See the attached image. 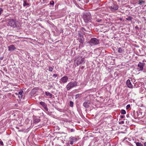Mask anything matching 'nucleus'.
<instances>
[{
    "mask_svg": "<svg viewBox=\"0 0 146 146\" xmlns=\"http://www.w3.org/2000/svg\"><path fill=\"white\" fill-rule=\"evenodd\" d=\"M80 29L84 33L89 34L90 32L89 27L87 25H85L84 27H81Z\"/></svg>",
    "mask_w": 146,
    "mask_h": 146,
    "instance_id": "39448f33",
    "label": "nucleus"
},
{
    "mask_svg": "<svg viewBox=\"0 0 146 146\" xmlns=\"http://www.w3.org/2000/svg\"><path fill=\"white\" fill-rule=\"evenodd\" d=\"M118 8V6L116 4H113L111 6L109 7V8L110 10L114 12L117 10Z\"/></svg>",
    "mask_w": 146,
    "mask_h": 146,
    "instance_id": "0eeeda50",
    "label": "nucleus"
},
{
    "mask_svg": "<svg viewBox=\"0 0 146 146\" xmlns=\"http://www.w3.org/2000/svg\"><path fill=\"white\" fill-rule=\"evenodd\" d=\"M144 145L145 146H146V142H145L144 143Z\"/></svg>",
    "mask_w": 146,
    "mask_h": 146,
    "instance_id": "ea45409f",
    "label": "nucleus"
},
{
    "mask_svg": "<svg viewBox=\"0 0 146 146\" xmlns=\"http://www.w3.org/2000/svg\"><path fill=\"white\" fill-rule=\"evenodd\" d=\"M145 3V1H139V2L138 3V4L141 5L142 3Z\"/></svg>",
    "mask_w": 146,
    "mask_h": 146,
    "instance_id": "412c9836",
    "label": "nucleus"
},
{
    "mask_svg": "<svg viewBox=\"0 0 146 146\" xmlns=\"http://www.w3.org/2000/svg\"><path fill=\"white\" fill-rule=\"evenodd\" d=\"M78 35L79 36H80V38H82L84 37V35L83 33L80 31H78Z\"/></svg>",
    "mask_w": 146,
    "mask_h": 146,
    "instance_id": "dca6fc26",
    "label": "nucleus"
},
{
    "mask_svg": "<svg viewBox=\"0 0 146 146\" xmlns=\"http://www.w3.org/2000/svg\"><path fill=\"white\" fill-rule=\"evenodd\" d=\"M135 29H137L138 28V27H137V26H136L135 27Z\"/></svg>",
    "mask_w": 146,
    "mask_h": 146,
    "instance_id": "a19ab883",
    "label": "nucleus"
},
{
    "mask_svg": "<svg viewBox=\"0 0 146 146\" xmlns=\"http://www.w3.org/2000/svg\"><path fill=\"white\" fill-rule=\"evenodd\" d=\"M74 131V130L73 129H71V130H70L71 132H73Z\"/></svg>",
    "mask_w": 146,
    "mask_h": 146,
    "instance_id": "c9c22d12",
    "label": "nucleus"
},
{
    "mask_svg": "<svg viewBox=\"0 0 146 146\" xmlns=\"http://www.w3.org/2000/svg\"><path fill=\"white\" fill-rule=\"evenodd\" d=\"M121 113L122 114H125L126 113V112L125 110H121Z\"/></svg>",
    "mask_w": 146,
    "mask_h": 146,
    "instance_id": "5701e85b",
    "label": "nucleus"
},
{
    "mask_svg": "<svg viewBox=\"0 0 146 146\" xmlns=\"http://www.w3.org/2000/svg\"><path fill=\"white\" fill-rule=\"evenodd\" d=\"M3 11V10L2 8H0V15L1 14L2 12Z\"/></svg>",
    "mask_w": 146,
    "mask_h": 146,
    "instance_id": "473e14b6",
    "label": "nucleus"
},
{
    "mask_svg": "<svg viewBox=\"0 0 146 146\" xmlns=\"http://www.w3.org/2000/svg\"><path fill=\"white\" fill-rule=\"evenodd\" d=\"M68 79V78L67 76H64L61 78L60 81V82L61 83H66L67 82Z\"/></svg>",
    "mask_w": 146,
    "mask_h": 146,
    "instance_id": "1a4fd4ad",
    "label": "nucleus"
},
{
    "mask_svg": "<svg viewBox=\"0 0 146 146\" xmlns=\"http://www.w3.org/2000/svg\"><path fill=\"white\" fill-rule=\"evenodd\" d=\"M135 82V80H134L133 82Z\"/></svg>",
    "mask_w": 146,
    "mask_h": 146,
    "instance_id": "de8ad7c7",
    "label": "nucleus"
},
{
    "mask_svg": "<svg viewBox=\"0 0 146 146\" xmlns=\"http://www.w3.org/2000/svg\"><path fill=\"white\" fill-rule=\"evenodd\" d=\"M54 4V2L53 1H51L50 2V4L51 5H53Z\"/></svg>",
    "mask_w": 146,
    "mask_h": 146,
    "instance_id": "a878e982",
    "label": "nucleus"
},
{
    "mask_svg": "<svg viewBox=\"0 0 146 146\" xmlns=\"http://www.w3.org/2000/svg\"><path fill=\"white\" fill-rule=\"evenodd\" d=\"M85 51V52H81V53H82V54H84L85 53H86V51Z\"/></svg>",
    "mask_w": 146,
    "mask_h": 146,
    "instance_id": "58836bf2",
    "label": "nucleus"
},
{
    "mask_svg": "<svg viewBox=\"0 0 146 146\" xmlns=\"http://www.w3.org/2000/svg\"><path fill=\"white\" fill-rule=\"evenodd\" d=\"M126 84L128 88H133V86L131 84L130 80L128 79L126 81Z\"/></svg>",
    "mask_w": 146,
    "mask_h": 146,
    "instance_id": "9d476101",
    "label": "nucleus"
},
{
    "mask_svg": "<svg viewBox=\"0 0 146 146\" xmlns=\"http://www.w3.org/2000/svg\"><path fill=\"white\" fill-rule=\"evenodd\" d=\"M23 92V91L21 90L20 91H19V95H20L21 96Z\"/></svg>",
    "mask_w": 146,
    "mask_h": 146,
    "instance_id": "cd10ccee",
    "label": "nucleus"
},
{
    "mask_svg": "<svg viewBox=\"0 0 146 146\" xmlns=\"http://www.w3.org/2000/svg\"><path fill=\"white\" fill-rule=\"evenodd\" d=\"M133 19L132 17L131 16H129L126 19L128 21H131Z\"/></svg>",
    "mask_w": 146,
    "mask_h": 146,
    "instance_id": "4be33fe9",
    "label": "nucleus"
},
{
    "mask_svg": "<svg viewBox=\"0 0 146 146\" xmlns=\"http://www.w3.org/2000/svg\"><path fill=\"white\" fill-rule=\"evenodd\" d=\"M74 61L75 63L77 66L81 64H84L85 62L84 58L82 57H80L79 56L75 58Z\"/></svg>",
    "mask_w": 146,
    "mask_h": 146,
    "instance_id": "7ed1b4c3",
    "label": "nucleus"
},
{
    "mask_svg": "<svg viewBox=\"0 0 146 146\" xmlns=\"http://www.w3.org/2000/svg\"><path fill=\"white\" fill-rule=\"evenodd\" d=\"M84 37L82 38L81 37L79 40V42L80 43L83 44L84 42Z\"/></svg>",
    "mask_w": 146,
    "mask_h": 146,
    "instance_id": "aec40b11",
    "label": "nucleus"
},
{
    "mask_svg": "<svg viewBox=\"0 0 146 146\" xmlns=\"http://www.w3.org/2000/svg\"><path fill=\"white\" fill-rule=\"evenodd\" d=\"M45 94L46 96H49L50 98L52 97V95L49 92H45Z\"/></svg>",
    "mask_w": 146,
    "mask_h": 146,
    "instance_id": "f3484780",
    "label": "nucleus"
},
{
    "mask_svg": "<svg viewBox=\"0 0 146 146\" xmlns=\"http://www.w3.org/2000/svg\"><path fill=\"white\" fill-rule=\"evenodd\" d=\"M89 43L92 45H96L99 43V40L96 38H93L91 39Z\"/></svg>",
    "mask_w": 146,
    "mask_h": 146,
    "instance_id": "423d86ee",
    "label": "nucleus"
},
{
    "mask_svg": "<svg viewBox=\"0 0 146 146\" xmlns=\"http://www.w3.org/2000/svg\"><path fill=\"white\" fill-rule=\"evenodd\" d=\"M40 121V119H39V117H35L33 118V122L34 123H39Z\"/></svg>",
    "mask_w": 146,
    "mask_h": 146,
    "instance_id": "ddd939ff",
    "label": "nucleus"
},
{
    "mask_svg": "<svg viewBox=\"0 0 146 146\" xmlns=\"http://www.w3.org/2000/svg\"><path fill=\"white\" fill-rule=\"evenodd\" d=\"M81 0H77V1L78 2H80V1Z\"/></svg>",
    "mask_w": 146,
    "mask_h": 146,
    "instance_id": "37998d69",
    "label": "nucleus"
},
{
    "mask_svg": "<svg viewBox=\"0 0 146 146\" xmlns=\"http://www.w3.org/2000/svg\"><path fill=\"white\" fill-rule=\"evenodd\" d=\"M0 144L2 146L4 145V144L3 143V142L2 141H0Z\"/></svg>",
    "mask_w": 146,
    "mask_h": 146,
    "instance_id": "2f4dec72",
    "label": "nucleus"
},
{
    "mask_svg": "<svg viewBox=\"0 0 146 146\" xmlns=\"http://www.w3.org/2000/svg\"><path fill=\"white\" fill-rule=\"evenodd\" d=\"M83 17L84 21L86 23H88L91 22L92 17L91 13L89 11H86L84 13Z\"/></svg>",
    "mask_w": 146,
    "mask_h": 146,
    "instance_id": "f03ea898",
    "label": "nucleus"
},
{
    "mask_svg": "<svg viewBox=\"0 0 146 146\" xmlns=\"http://www.w3.org/2000/svg\"><path fill=\"white\" fill-rule=\"evenodd\" d=\"M8 50L9 51H14L15 50L16 48L13 45H11L8 47Z\"/></svg>",
    "mask_w": 146,
    "mask_h": 146,
    "instance_id": "4468645a",
    "label": "nucleus"
},
{
    "mask_svg": "<svg viewBox=\"0 0 146 146\" xmlns=\"http://www.w3.org/2000/svg\"><path fill=\"white\" fill-rule=\"evenodd\" d=\"M52 76L53 77L55 78L58 76V75L56 74H54Z\"/></svg>",
    "mask_w": 146,
    "mask_h": 146,
    "instance_id": "7c9ffc66",
    "label": "nucleus"
},
{
    "mask_svg": "<svg viewBox=\"0 0 146 146\" xmlns=\"http://www.w3.org/2000/svg\"><path fill=\"white\" fill-rule=\"evenodd\" d=\"M124 123V121H121L119 122V124H123Z\"/></svg>",
    "mask_w": 146,
    "mask_h": 146,
    "instance_id": "72a5a7b5",
    "label": "nucleus"
},
{
    "mask_svg": "<svg viewBox=\"0 0 146 146\" xmlns=\"http://www.w3.org/2000/svg\"><path fill=\"white\" fill-rule=\"evenodd\" d=\"M80 95L79 94H76L75 95L76 98H76H79V97Z\"/></svg>",
    "mask_w": 146,
    "mask_h": 146,
    "instance_id": "c85d7f7f",
    "label": "nucleus"
},
{
    "mask_svg": "<svg viewBox=\"0 0 146 146\" xmlns=\"http://www.w3.org/2000/svg\"><path fill=\"white\" fill-rule=\"evenodd\" d=\"M118 51L119 53H122L124 52V49L123 47H119L118 48Z\"/></svg>",
    "mask_w": 146,
    "mask_h": 146,
    "instance_id": "2eb2a0df",
    "label": "nucleus"
},
{
    "mask_svg": "<svg viewBox=\"0 0 146 146\" xmlns=\"http://www.w3.org/2000/svg\"><path fill=\"white\" fill-rule=\"evenodd\" d=\"M70 144L71 145H73L74 144V142L72 140H71L70 141Z\"/></svg>",
    "mask_w": 146,
    "mask_h": 146,
    "instance_id": "f704fd0d",
    "label": "nucleus"
},
{
    "mask_svg": "<svg viewBox=\"0 0 146 146\" xmlns=\"http://www.w3.org/2000/svg\"><path fill=\"white\" fill-rule=\"evenodd\" d=\"M40 104L43 106L46 111H48V109L47 107V106L45 102H40Z\"/></svg>",
    "mask_w": 146,
    "mask_h": 146,
    "instance_id": "f8f14e48",
    "label": "nucleus"
},
{
    "mask_svg": "<svg viewBox=\"0 0 146 146\" xmlns=\"http://www.w3.org/2000/svg\"><path fill=\"white\" fill-rule=\"evenodd\" d=\"M134 86H136L135 84Z\"/></svg>",
    "mask_w": 146,
    "mask_h": 146,
    "instance_id": "09e8293b",
    "label": "nucleus"
},
{
    "mask_svg": "<svg viewBox=\"0 0 146 146\" xmlns=\"http://www.w3.org/2000/svg\"><path fill=\"white\" fill-rule=\"evenodd\" d=\"M74 103L72 101L70 102V107H72L73 106Z\"/></svg>",
    "mask_w": 146,
    "mask_h": 146,
    "instance_id": "b1692460",
    "label": "nucleus"
},
{
    "mask_svg": "<svg viewBox=\"0 0 146 146\" xmlns=\"http://www.w3.org/2000/svg\"><path fill=\"white\" fill-rule=\"evenodd\" d=\"M84 68V66H82V67H81V68L82 69H83Z\"/></svg>",
    "mask_w": 146,
    "mask_h": 146,
    "instance_id": "79ce46f5",
    "label": "nucleus"
},
{
    "mask_svg": "<svg viewBox=\"0 0 146 146\" xmlns=\"http://www.w3.org/2000/svg\"><path fill=\"white\" fill-rule=\"evenodd\" d=\"M77 86V83L76 81L71 82L66 86V88L67 90H69L74 87Z\"/></svg>",
    "mask_w": 146,
    "mask_h": 146,
    "instance_id": "20e7f679",
    "label": "nucleus"
},
{
    "mask_svg": "<svg viewBox=\"0 0 146 146\" xmlns=\"http://www.w3.org/2000/svg\"><path fill=\"white\" fill-rule=\"evenodd\" d=\"M134 142L136 143V146H143V144H141V143L136 142Z\"/></svg>",
    "mask_w": 146,
    "mask_h": 146,
    "instance_id": "a211bd4d",
    "label": "nucleus"
},
{
    "mask_svg": "<svg viewBox=\"0 0 146 146\" xmlns=\"http://www.w3.org/2000/svg\"><path fill=\"white\" fill-rule=\"evenodd\" d=\"M8 26L15 28L17 30L21 28V25L20 23L15 19H10L8 22Z\"/></svg>",
    "mask_w": 146,
    "mask_h": 146,
    "instance_id": "f257e3e1",
    "label": "nucleus"
},
{
    "mask_svg": "<svg viewBox=\"0 0 146 146\" xmlns=\"http://www.w3.org/2000/svg\"><path fill=\"white\" fill-rule=\"evenodd\" d=\"M102 20L101 19H97L96 20V21L98 23H101L102 22Z\"/></svg>",
    "mask_w": 146,
    "mask_h": 146,
    "instance_id": "bb28decb",
    "label": "nucleus"
},
{
    "mask_svg": "<svg viewBox=\"0 0 146 146\" xmlns=\"http://www.w3.org/2000/svg\"><path fill=\"white\" fill-rule=\"evenodd\" d=\"M129 116V114H127V115L126 116H127V117H128Z\"/></svg>",
    "mask_w": 146,
    "mask_h": 146,
    "instance_id": "c03bdc74",
    "label": "nucleus"
},
{
    "mask_svg": "<svg viewBox=\"0 0 146 146\" xmlns=\"http://www.w3.org/2000/svg\"><path fill=\"white\" fill-rule=\"evenodd\" d=\"M145 64V63L139 62L138 64V69L139 71H142L143 70V67Z\"/></svg>",
    "mask_w": 146,
    "mask_h": 146,
    "instance_id": "6e6552de",
    "label": "nucleus"
},
{
    "mask_svg": "<svg viewBox=\"0 0 146 146\" xmlns=\"http://www.w3.org/2000/svg\"><path fill=\"white\" fill-rule=\"evenodd\" d=\"M120 19V21H122V18H120V19Z\"/></svg>",
    "mask_w": 146,
    "mask_h": 146,
    "instance_id": "a18cd8bd",
    "label": "nucleus"
},
{
    "mask_svg": "<svg viewBox=\"0 0 146 146\" xmlns=\"http://www.w3.org/2000/svg\"><path fill=\"white\" fill-rule=\"evenodd\" d=\"M120 117L121 118H123L124 117V115H121Z\"/></svg>",
    "mask_w": 146,
    "mask_h": 146,
    "instance_id": "4c0bfd02",
    "label": "nucleus"
},
{
    "mask_svg": "<svg viewBox=\"0 0 146 146\" xmlns=\"http://www.w3.org/2000/svg\"><path fill=\"white\" fill-rule=\"evenodd\" d=\"M130 107V106L129 104L127 105L126 106V108L127 109H128Z\"/></svg>",
    "mask_w": 146,
    "mask_h": 146,
    "instance_id": "c756f323",
    "label": "nucleus"
},
{
    "mask_svg": "<svg viewBox=\"0 0 146 146\" xmlns=\"http://www.w3.org/2000/svg\"><path fill=\"white\" fill-rule=\"evenodd\" d=\"M74 139L75 140H77L76 138H74Z\"/></svg>",
    "mask_w": 146,
    "mask_h": 146,
    "instance_id": "49530a36",
    "label": "nucleus"
},
{
    "mask_svg": "<svg viewBox=\"0 0 146 146\" xmlns=\"http://www.w3.org/2000/svg\"><path fill=\"white\" fill-rule=\"evenodd\" d=\"M53 69V68L52 67H49V71L50 72H52Z\"/></svg>",
    "mask_w": 146,
    "mask_h": 146,
    "instance_id": "393cba45",
    "label": "nucleus"
},
{
    "mask_svg": "<svg viewBox=\"0 0 146 146\" xmlns=\"http://www.w3.org/2000/svg\"><path fill=\"white\" fill-rule=\"evenodd\" d=\"M3 56H1L0 57V60H3Z\"/></svg>",
    "mask_w": 146,
    "mask_h": 146,
    "instance_id": "e433bc0d",
    "label": "nucleus"
},
{
    "mask_svg": "<svg viewBox=\"0 0 146 146\" xmlns=\"http://www.w3.org/2000/svg\"><path fill=\"white\" fill-rule=\"evenodd\" d=\"M90 102L88 101H86L83 103V106L86 108H88L90 107Z\"/></svg>",
    "mask_w": 146,
    "mask_h": 146,
    "instance_id": "9b49d317",
    "label": "nucleus"
},
{
    "mask_svg": "<svg viewBox=\"0 0 146 146\" xmlns=\"http://www.w3.org/2000/svg\"><path fill=\"white\" fill-rule=\"evenodd\" d=\"M29 4L27 3V1L25 0L24 1L23 5L24 7L25 6H29Z\"/></svg>",
    "mask_w": 146,
    "mask_h": 146,
    "instance_id": "6ab92c4d",
    "label": "nucleus"
}]
</instances>
